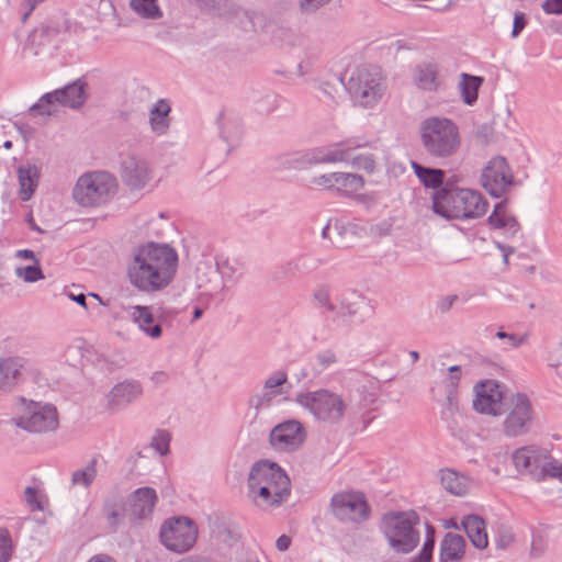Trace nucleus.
Wrapping results in <instances>:
<instances>
[{
	"mask_svg": "<svg viewBox=\"0 0 562 562\" xmlns=\"http://www.w3.org/2000/svg\"><path fill=\"white\" fill-rule=\"evenodd\" d=\"M179 266L177 250L168 244L148 241L136 247L126 263V278L138 292L151 294L167 289Z\"/></svg>",
	"mask_w": 562,
	"mask_h": 562,
	"instance_id": "f257e3e1",
	"label": "nucleus"
},
{
	"mask_svg": "<svg viewBox=\"0 0 562 562\" xmlns=\"http://www.w3.org/2000/svg\"><path fill=\"white\" fill-rule=\"evenodd\" d=\"M291 494L290 479L281 467L268 460L256 462L247 479V497L260 510L281 506Z\"/></svg>",
	"mask_w": 562,
	"mask_h": 562,
	"instance_id": "f03ea898",
	"label": "nucleus"
},
{
	"mask_svg": "<svg viewBox=\"0 0 562 562\" xmlns=\"http://www.w3.org/2000/svg\"><path fill=\"white\" fill-rule=\"evenodd\" d=\"M487 210V200L472 189L446 186L432 194V211L446 220H475L485 215Z\"/></svg>",
	"mask_w": 562,
	"mask_h": 562,
	"instance_id": "7ed1b4c3",
	"label": "nucleus"
},
{
	"mask_svg": "<svg viewBox=\"0 0 562 562\" xmlns=\"http://www.w3.org/2000/svg\"><path fill=\"white\" fill-rule=\"evenodd\" d=\"M295 402L315 422L326 426H337L352 417V408L348 398L329 389L297 393Z\"/></svg>",
	"mask_w": 562,
	"mask_h": 562,
	"instance_id": "20e7f679",
	"label": "nucleus"
},
{
	"mask_svg": "<svg viewBox=\"0 0 562 562\" xmlns=\"http://www.w3.org/2000/svg\"><path fill=\"white\" fill-rule=\"evenodd\" d=\"M420 143L425 153L435 159H449L461 147L458 125L443 116H429L420 123Z\"/></svg>",
	"mask_w": 562,
	"mask_h": 562,
	"instance_id": "39448f33",
	"label": "nucleus"
},
{
	"mask_svg": "<svg viewBox=\"0 0 562 562\" xmlns=\"http://www.w3.org/2000/svg\"><path fill=\"white\" fill-rule=\"evenodd\" d=\"M419 516L414 510L389 512L382 516L380 530L392 551L409 554L419 543Z\"/></svg>",
	"mask_w": 562,
	"mask_h": 562,
	"instance_id": "423d86ee",
	"label": "nucleus"
},
{
	"mask_svg": "<svg viewBox=\"0 0 562 562\" xmlns=\"http://www.w3.org/2000/svg\"><path fill=\"white\" fill-rule=\"evenodd\" d=\"M117 191L116 179L105 171L87 172L80 176L72 189V198L83 207L108 202Z\"/></svg>",
	"mask_w": 562,
	"mask_h": 562,
	"instance_id": "0eeeda50",
	"label": "nucleus"
},
{
	"mask_svg": "<svg viewBox=\"0 0 562 562\" xmlns=\"http://www.w3.org/2000/svg\"><path fill=\"white\" fill-rule=\"evenodd\" d=\"M347 89L356 104L372 109L379 104L385 91V82L378 68H358L348 79Z\"/></svg>",
	"mask_w": 562,
	"mask_h": 562,
	"instance_id": "6e6552de",
	"label": "nucleus"
},
{
	"mask_svg": "<svg viewBox=\"0 0 562 562\" xmlns=\"http://www.w3.org/2000/svg\"><path fill=\"white\" fill-rule=\"evenodd\" d=\"M86 98V83L81 80H76L63 89L44 94L31 108V111H36L42 115H54L58 113L61 106L70 109L80 108L85 103Z\"/></svg>",
	"mask_w": 562,
	"mask_h": 562,
	"instance_id": "1a4fd4ad",
	"label": "nucleus"
},
{
	"mask_svg": "<svg viewBox=\"0 0 562 562\" xmlns=\"http://www.w3.org/2000/svg\"><path fill=\"white\" fill-rule=\"evenodd\" d=\"M198 528L188 517H175L167 519L160 528L161 543L176 553L189 551L195 543Z\"/></svg>",
	"mask_w": 562,
	"mask_h": 562,
	"instance_id": "9d476101",
	"label": "nucleus"
},
{
	"mask_svg": "<svg viewBox=\"0 0 562 562\" xmlns=\"http://www.w3.org/2000/svg\"><path fill=\"white\" fill-rule=\"evenodd\" d=\"M14 423L31 432L53 431L58 427V413L50 404L31 403Z\"/></svg>",
	"mask_w": 562,
	"mask_h": 562,
	"instance_id": "9b49d317",
	"label": "nucleus"
},
{
	"mask_svg": "<svg viewBox=\"0 0 562 562\" xmlns=\"http://www.w3.org/2000/svg\"><path fill=\"white\" fill-rule=\"evenodd\" d=\"M514 182V175L505 158L493 157L481 175L482 187L494 198L504 195Z\"/></svg>",
	"mask_w": 562,
	"mask_h": 562,
	"instance_id": "f8f14e48",
	"label": "nucleus"
},
{
	"mask_svg": "<svg viewBox=\"0 0 562 562\" xmlns=\"http://www.w3.org/2000/svg\"><path fill=\"white\" fill-rule=\"evenodd\" d=\"M533 417L530 400L525 394L512 397L509 412L504 420V432L509 437L521 436L529 431Z\"/></svg>",
	"mask_w": 562,
	"mask_h": 562,
	"instance_id": "ddd939ff",
	"label": "nucleus"
},
{
	"mask_svg": "<svg viewBox=\"0 0 562 562\" xmlns=\"http://www.w3.org/2000/svg\"><path fill=\"white\" fill-rule=\"evenodd\" d=\"M334 515L342 521L361 522L369 517V507L361 493L344 492L331 498Z\"/></svg>",
	"mask_w": 562,
	"mask_h": 562,
	"instance_id": "4468645a",
	"label": "nucleus"
},
{
	"mask_svg": "<svg viewBox=\"0 0 562 562\" xmlns=\"http://www.w3.org/2000/svg\"><path fill=\"white\" fill-rule=\"evenodd\" d=\"M548 452L547 448L530 445L516 449L513 452L512 459L520 474L528 475L539 482L544 461L548 459Z\"/></svg>",
	"mask_w": 562,
	"mask_h": 562,
	"instance_id": "2eb2a0df",
	"label": "nucleus"
},
{
	"mask_svg": "<svg viewBox=\"0 0 562 562\" xmlns=\"http://www.w3.org/2000/svg\"><path fill=\"white\" fill-rule=\"evenodd\" d=\"M475 398L473 407L477 413L497 416L503 413V386L494 381L486 380L474 386Z\"/></svg>",
	"mask_w": 562,
	"mask_h": 562,
	"instance_id": "dca6fc26",
	"label": "nucleus"
},
{
	"mask_svg": "<svg viewBox=\"0 0 562 562\" xmlns=\"http://www.w3.org/2000/svg\"><path fill=\"white\" fill-rule=\"evenodd\" d=\"M121 178L130 190L139 191L150 183L153 171L145 158L131 155L122 160Z\"/></svg>",
	"mask_w": 562,
	"mask_h": 562,
	"instance_id": "f3484780",
	"label": "nucleus"
},
{
	"mask_svg": "<svg viewBox=\"0 0 562 562\" xmlns=\"http://www.w3.org/2000/svg\"><path fill=\"white\" fill-rule=\"evenodd\" d=\"M288 382V374L282 371H276L269 375L262 389L249 397L248 404L256 413L269 408L273 402L283 395V385Z\"/></svg>",
	"mask_w": 562,
	"mask_h": 562,
	"instance_id": "a211bd4d",
	"label": "nucleus"
},
{
	"mask_svg": "<svg viewBox=\"0 0 562 562\" xmlns=\"http://www.w3.org/2000/svg\"><path fill=\"white\" fill-rule=\"evenodd\" d=\"M305 431L300 422L288 420L276 426L270 432L272 447L281 451L296 450L304 441Z\"/></svg>",
	"mask_w": 562,
	"mask_h": 562,
	"instance_id": "6ab92c4d",
	"label": "nucleus"
},
{
	"mask_svg": "<svg viewBox=\"0 0 562 562\" xmlns=\"http://www.w3.org/2000/svg\"><path fill=\"white\" fill-rule=\"evenodd\" d=\"M127 318L146 337L158 340L162 336V326L156 318L153 307L149 305H127L123 307Z\"/></svg>",
	"mask_w": 562,
	"mask_h": 562,
	"instance_id": "aec40b11",
	"label": "nucleus"
},
{
	"mask_svg": "<svg viewBox=\"0 0 562 562\" xmlns=\"http://www.w3.org/2000/svg\"><path fill=\"white\" fill-rule=\"evenodd\" d=\"M411 79L414 87L424 92H437L442 87L439 64L424 60L412 68Z\"/></svg>",
	"mask_w": 562,
	"mask_h": 562,
	"instance_id": "412c9836",
	"label": "nucleus"
},
{
	"mask_svg": "<svg viewBox=\"0 0 562 562\" xmlns=\"http://www.w3.org/2000/svg\"><path fill=\"white\" fill-rule=\"evenodd\" d=\"M143 395V386L137 380H124L115 384L106 394V406L111 411H117L139 400Z\"/></svg>",
	"mask_w": 562,
	"mask_h": 562,
	"instance_id": "4be33fe9",
	"label": "nucleus"
},
{
	"mask_svg": "<svg viewBox=\"0 0 562 562\" xmlns=\"http://www.w3.org/2000/svg\"><path fill=\"white\" fill-rule=\"evenodd\" d=\"M216 270L221 274L222 285L211 290L215 293L237 284L246 273L247 263L240 256L221 257L216 260Z\"/></svg>",
	"mask_w": 562,
	"mask_h": 562,
	"instance_id": "5701e85b",
	"label": "nucleus"
},
{
	"mask_svg": "<svg viewBox=\"0 0 562 562\" xmlns=\"http://www.w3.org/2000/svg\"><path fill=\"white\" fill-rule=\"evenodd\" d=\"M461 379V367L452 366L441 384L432 387L434 397L448 409L458 406V386Z\"/></svg>",
	"mask_w": 562,
	"mask_h": 562,
	"instance_id": "b1692460",
	"label": "nucleus"
},
{
	"mask_svg": "<svg viewBox=\"0 0 562 562\" xmlns=\"http://www.w3.org/2000/svg\"><path fill=\"white\" fill-rule=\"evenodd\" d=\"M350 158V143H338L326 147H318L304 155L307 165L336 164L348 161Z\"/></svg>",
	"mask_w": 562,
	"mask_h": 562,
	"instance_id": "393cba45",
	"label": "nucleus"
},
{
	"mask_svg": "<svg viewBox=\"0 0 562 562\" xmlns=\"http://www.w3.org/2000/svg\"><path fill=\"white\" fill-rule=\"evenodd\" d=\"M157 493L151 487H140L128 497L130 515L135 520H144L151 516L157 503Z\"/></svg>",
	"mask_w": 562,
	"mask_h": 562,
	"instance_id": "a878e982",
	"label": "nucleus"
},
{
	"mask_svg": "<svg viewBox=\"0 0 562 562\" xmlns=\"http://www.w3.org/2000/svg\"><path fill=\"white\" fill-rule=\"evenodd\" d=\"M171 103L167 99H159L149 109L148 123L150 131L156 136H164L171 125Z\"/></svg>",
	"mask_w": 562,
	"mask_h": 562,
	"instance_id": "bb28decb",
	"label": "nucleus"
},
{
	"mask_svg": "<svg viewBox=\"0 0 562 562\" xmlns=\"http://www.w3.org/2000/svg\"><path fill=\"white\" fill-rule=\"evenodd\" d=\"M465 552V540L462 536L448 532L440 543L439 562H460Z\"/></svg>",
	"mask_w": 562,
	"mask_h": 562,
	"instance_id": "cd10ccee",
	"label": "nucleus"
},
{
	"mask_svg": "<svg viewBox=\"0 0 562 562\" xmlns=\"http://www.w3.org/2000/svg\"><path fill=\"white\" fill-rule=\"evenodd\" d=\"M487 221L493 228L505 229L510 235L517 234L520 229L518 221L509 213L505 201L494 206Z\"/></svg>",
	"mask_w": 562,
	"mask_h": 562,
	"instance_id": "c85d7f7f",
	"label": "nucleus"
},
{
	"mask_svg": "<svg viewBox=\"0 0 562 562\" xmlns=\"http://www.w3.org/2000/svg\"><path fill=\"white\" fill-rule=\"evenodd\" d=\"M462 526L475 548L485 549L487 547L488 538L483 518L477 515H468L462 520Z\"/></svg>",
	"mask_w": 562,
	"mask_h": 562,
	"instance_id": "c756f323",
	"label": "nucleus"
},
{
	"mask_svg": "<svg viewBox=\"0 0 562 562\" xmlns=\"http://www.w3.org/2000/svg\"><path fill=\"white\" fill-rule=\"evenodd\" d=\"M440 480L443 488L457 496L465 495L472 485L470 477L450 469L441 470Z\"/></svg>",
	"mask_w": 562,
	"mask_h": 562,
	"instance_id": "7c9ffc66",
	"label": "nucleus"
},
{
	"mask_svg": "<svg viewBox=\"0 0 562 562\" xmlns=\"http://www.w3.org/2000/svg\"><path fill=\"white\" fill-rule=\"evenodd\" d=\"M20 183V198L22 201H29L34 194L40 179V171L35 166H21L18 169Z\"/></svg>",
	"mask_w": 562,
	"mask_h": 562,
	"instance_id": "2f4dec72",
	"label": "nucleus"
},
{
	"mask_svg": "<svg viewBox=\"0 0 562 562\" xmlns=\"http://www.w3.org/2000/svg\"><path fill=\"white\" fill-rule=\"evenodd\" d=\"M412 168L424 187L439 189L442 186L445 179L443 170L424 167L416 161H412Z\"/></svg>",
	"mask_w": 562,
	"mask_h": 562,
	"instance_id": "473e14b6",
	"label": "nucleus"
},
{
	"mask_svg": "<svg viewBox=\"0 0 562 562\" xmlns=\"http://www.w3.org/2000/svg\"><path fill=\"white\" fill-rule=\"evenodd\" d=\"M336 180L335 190L346 195L359 192L364 186L361 176L350 172H336Z\"/></svg>",
	"mask_w": 562,
	"mask_h": 562,
	"instance_id": "72a5a7b5",
	"label": "nucleus"
},
{
	"mask_svg": "<svg viewBox=\"0 0 562 562\" xmlns=\"http://www.w3.org/2000/svg\"><path fill=\"white\" fill-rule=\"evenodd\" d=\"M130 7L135 14L143 19L158 20L162 18L158 0H131Z\"/></svg>",
	"mask_w": 562,
	"mask_h": 562,
	"instance_id": "f704fd0d",
	"label": "nucleus"
},
{
	"mask_svg": "<svg viewBox=\"0 0 562 562\" xmlns=\"http://www.w3.org/2000/svg\"><path fill=\"white\" fill-rule=\"evenodd\" d=\"M482 78L471 76L468 74L461 75L460 89L462 93L463 101L471 105L477 99V92L482 85Z\"/></svg>",
	"mask_w": 562,
	"mask_h": 562,
	"instance_id": "c9c22d12",
	"label": "nucleus"
},
{
	"mask_svg": "<svg viewBox=\"0 0 562 562\" xmlns=\"http://www.w3.org/2000/svg\"><path fill=\"white\" fill-rule=\"evenodd\" d=\"M315 304L326 313H335L337 305L331 301V288L327 283L316 285L313 291Z\"/></svg>",
	"mask_w": 562,
	"mask_h": 562,
	"instance_id": "e433bc0d",
	"label": "nucleus"
},
{
	"mask_svg": "<svg viewBox=\"0 0 562 562\" xmlns=\"http://www.w3.org/2000/svg\"><path fill=\"white\" fill-rule=\"evenodd\" d=\"M97 477V460H90L83 468L78 469L71 474V484L89 487Z\"/></svg>",
	"mask_w": 562,
	"mask_h": 562,
	"instance_id": "4c0bfd02",
	"label": "nucleus"
},
{
	"mask_svg": "<svg viewBox=\"0 0 562 562\" xmlns=\"http://www.w3.org/2000/svg\"><path fill=\"white\" fill-rule=\"evenodd\" d=\"M338 363V357L331 349H326L317 352L313 359V370L315 373L321 374Z\"/></svg>",
	"mask_w": 562,
	"mask_h": 562,
	"instance_id": "58836bf2",
	"label": "nucleus"
},
{
	"mask_svg": "<svg viewBox=\"0 0 562 562\" xmlns=\"http://www.w3.org/2000/svg\"><path fill=\"white\" fill-rule=\"evenodd\" d=\"M549 479L557 480L562 484V458H553L550 451L548 452V459L544 461L539 482H543Z\"/></svg>",
	"mask_w": 562,
	"mask_h": 562,
	"instance_id": "ea45409f",
	"label": "nucleus"
},
{
	"mask_svg": "<svg viewBox=\"0 0 562 562\" xmlns=\"http://www.w3.org/2000/svg\"><path fill=\"white\" fill-rule=\"evenodd\" d=\"M224 140L231 146H237L243 136V126L238 121H225L221 128Z\"/></svg>",
	"mask_w": 562,
	"mask_h": 562,
	"instance_id": "a19ab883",
	"label": "nucleus"
},
{
	"mask_svg": "<svg viewBox=\"0 0 562 562\" xmlns=\"http://www.w3.org/2000/svg\"><path fill=\"white\" fill-rule=\"evenodd\" d=\"M434 528L431 526L427 527L426 539L423 544V548L418 555L411 559L409 562H430L432 558V552L435 548V537H434Z\"/></svg>",
	"mask_w": 562,
	"mask_h": 562,
	"instance_id": "79ce46f5",
	"label": "nucleus"
},
{
	"mask_svg": "<svg viewBox=\"0 0 562 562\" xmlns=\"http://www.w3.org/2000/svg\"><path fill=\"white\" fill-rule=\"evenodd\" d=\"M319 59V53L316 48H307L304 58L297 64V75L305 76L311 74Z\"/></svg>",
	"mask_w": 562,
	"mask_h": 562,
	"instance_id": "37998d69",
	"label": "nucleus"
},
{
	"mask_svg": "<svg viewBox=\"0 0 562 562\" xmlns=\"http://www.w3.org/2000/svg\"><path fill=\"white\" fill-rule=\"evenodd\" d=\"M14 552V542L7 528H0V562H9Z\"/></svg>",
	"mask_w": 562,
	"mask_h": 562,
	"instance_id": "c03bdc74",
	"label": "nucleus"
},
{
	"mask_svg": "<svg viewBox=\"0 0 562 562\" xmlns=\"http://www.w3.org/2000/svg\"><path fill=\"white\" fill-rule=\"evenodd\" d=\"M357 147H359V145H357V146L350 145V158L347 162H350L355 168L363 169L368 172L373 171L375 164H374V159L372 158V156L363 155V154L355 155V149Z\"/></svg>",
	"mask_w": 562,
	"mask_h": 562,
	"instance_id": "a18cd8bd",
	"label": "nucleus"
},
{
	"mask_svg": "<svg viewBox=\"0 0 562 562\" xmlns=\"http://www.w3.org/2000/svg\"><path fill=\"white\" fill-rule=\"evenodd\" d=\"M15 274L25 282H36L44 279L38 261H35V265L32 266L18 267Z\"/></svg>",
	"mask_w": 562,
	"mask_h": 562,
	"instance_id": "49530a36",
	"label": "nucleus"
},
{
	"mask_svg": "<svg viewBox=\"0 0 562 562\" xmlns=\"http://www.w3.org/2000/svg\"><path fill=\"white\" fill-rule=\"evenodd\" d=\"M336 172L325 173L313 177L310 181L311 186L322 190H335Z\"/></svg>",
	"mask_w": 562,
	"mask_h": 562,
	"instance_id": "de8ad7c7",
	"label": "nucleus"
},
{
	"mask_svg": "<svg viewBox=\"0 0 562 562\" xmlns=\"http://www.w3.org/2000/svg\"><path fill=\"white\" fill-rule=\"evenodd\" d=\"M106 520L111 527H116L124 516V508L121 505H109L105 507Z\"/></svg>",
	"mask_w": 562,
	"mask_h": 562,
	"instance_id": "09e8293b",
	"label": "nucleus"
},
{
	"mask_svg": "<svg viewBox=\"0 0 562 562\" xmlns=\"http://www.w3.org/2000/svg\"><path fill=\"white\" fill-rule=\"evenodd\" d=\"M331 0H299V5L304 13H314Z\"/></svg>",
	"mask_w": 562,
	"mask_h": 562,
	"instance_id": "8fccbe9b",
	"label": "nucleus"
},
{
	"mask_svg": "<svg viewBox=\"0 0 562 562\" xmlns=\"http://www.w3.org/2000/svg\"><path fill=\"white\" fill-rule=\"evenodd\" d=\"M496 337L498 339H504L506 340V344L507 346L509 347H513V348H516L518 346H520L522 342H524V338L516 335V334H508V333H505V331H497L496 333Z\"/></svg>",
	"mask_w": 562,
	"mask_h": 562,
	"instance_id": "3c124183",
	"label": "nucleus"
},
{
	"mask_svg": "<svg viewBox=\"0 0 562 562\" xmlns=\"http://www.w3.org/2000/svg\"><path fill=\"white\" fill-rule=\"evenodd\" d=\"M321 92L323 93V97H318L322 101L327 103L328 105H333L337 103L336 93L337 91L333 89L329 85H322L319 88Z\"/></svg>",
	"mask_w": 562,
	"mask_h": 562,
	"instance_id": "603ef678",
	"label": "nucleus"
},
{
	"mask_svg": "<svg viewBox=\"0 0 562 562\" xmlns=\"http://www.w3.org/2000/svg\"><path fill=\"white\" fill-rule=\"evenodd\" d=\"M37 490L32 486H27L24 491V499L32 507L36 509H42L41 503L37 499Z\"/></svg>",
	"mask_w": 562,
	"mask_h": 562,
	"instance_id": "864d4df0",
	"label": "nucleus"
},
{
	"mask_svg": "<svg viewBox=\"0 0 562 562\" xmlns=\"http://www.w3.org/2000/svg\"><path fill=\"white\" fill-rule=\"evenodd\" d=\"M542 10L547 14H562V0H546Z\"/></svg>",
	"mask_w": 562,
	"mask_h": 562,
	"instance_id": "5fc2aeb1",
	"label": "nucleus"
},
{
	"mask_svg": "<svg viewBox=\"0 0 562 562\" xmlns=\"http://www.w3.org/2000/svg\"><path fill=\"white\" fill-rule=\"evenodd\" d=\"M525 26H526L525 14L521 12H516L515 16H514V25H513V32H512L513 37H517L520 34V32L525 29Z\"/></svg>",
	"mask_w": 562,
	"mask_h": 562,
	"instance_id": "6e6d98bb",
	"label": "nucleus"
},
{
	"mask_svg": "<svg viewBox=\"0 0 562 562\" xmlns=\"http://www.w3.org/2000/svg\"><path fill=\"white\" fill-rule=\"evenodd\" d=\"M458 296L454 294L442 296L437 302V307L440 312H448L457 301Z\"/></svg>",
	"mask_w": 562,
	"mask_h": 562,
	"instance_id": "4d7b16f0",
	"label": "nucleus"
},
{
	"mask_svg": "<svg viewBox=\"0 0 562 562\" xmlns=\"http://www.w3.org/2000/svg\"><path fill=\"white\" fill-rule=\"evenodd\" d=\"M168 443H169V435L166 432L159 434L155 438V445L156 449L161 453H166L168 451Z\"/></svg>",
	"mask_w": 562,
	"mask_h": 562,
	"instance_id": "13d9d810",
	"label": "nucleus"
},
{
	"mask_svg": "<svg viewBox=\"0 0 562 562\" xmlns=\"http://www.w3.org/2000/svg\"><path fill=\"white\" fill-rule=\"evenodd\" d=\"M357 313V308L355 304H347L345 301H341L340 306H337V311L334 314L340 316H350Z\"/></svg>",
	"mask_w": 562,
	"mask_h": 562,
	"instance_id": "bf43d9fd",
	"label": "nucleus"
},
{
	"mask_svg": "<svg viewBox=\"0 0 562 562\" xmlns=\"http://www.w3.org/2000/svg\"><path fill=\"white\" fill-rule=\"evenodd\" d=\"M225 1L226 0H196L200 7L210 10L220 9Z\"/></svg>",
	"mask_w": 562,
	"mask_h": 562,
	"instance_id": "052dcab7",
	"label": "nucleus"
},
{
	"mask_svg": "<svg viewBox=\"0 0 562 562\" xmlns=\"http://www.w3.org/2000/svg\"><path fill=\"white\" fill-rule=\"evenodd\" d=\"M291 544V538L286 535L280 536L276 541V547L279 551H286Z\"/></svg>",
	"mask_w": 562,
	"mask_h": 562,
	"instance_id": "680f3d73",
	"label": "nucleus"
},
{
	"mask_svg": "<svg viewBox=\"0 0 562 562\" xmlns=\"http://www.w3.org/2000/svg\"><path fill=\"white\" fill-rule=\"evenodd\" d=\"M15 257L19 258V259H27V260H34V261H37L35 259V255L32 250L30 249H21V250H18L15 252Z\"/></svg>",
	"mask_w": 562,
	"mask_h": 562,
	"instance_id": "e2e57ef3",
	"label": "nucleus"
},
{
	"mask_svg": "<svg viewBox=\"0 0 562 562\" xmlns=\"http://www.w3.org/2000/svg\"><path fill=\"white\" fill-rule=\"evenodd\" d=\"M88 562H116L112 557L108 554H95L91 557Z\"/></svg>",
	"mask_w": 562,
	"mask_h": 562,
	"instance_id": "0e129e2a",
	"label": "nucleus"
},
{
	"mask_svg": "<svg viewBox=\"0 0 562 562\" xmlns=\"http://www.w3.org/2000/svg\"><path fill=\"white\" fill-rule=\"evenodd\" d=\"M378 400V396L375 393H369L368 395H364L362 397V403L366 407L373 405Z\"/></svg>",
	"mask_w": 562,
	"mask_h": 562,
	"instance_id": "69168bd1",
	"label": "nucleus"
},
{
	"mask_svg": "<svg viewBox=\"0 0 562 562\" xmlns=\"http://www.w3.org/2000/svg\"><path fill=\"white\" fill-rule=\"evenodd\" d=\"M26 5L29 7V11L25 13V18L44 0H24Z\"/></svg>",
	"mask_w": 562,
	"mask_h": 562,
	"instance_id": "338daca9",
	"label": "nucleus"
},
{
	"mask_svg": "<svg viewBox=\"0 0 562 562\" xmlns=\"http://www.w3.org/2000/svg\"><path fill=\"white\" fill-rule=\"evenodd\" d=\"M307 260H308L307 257L302 256V257L296 259V266L300 267V268H303V269H307L308 268Z\"/></svg>",
	"mask_w": 562,
	"mask_h": 562,
	"instance_id": "774afa93",
	"label": "nucleus"
}]
</instances>
